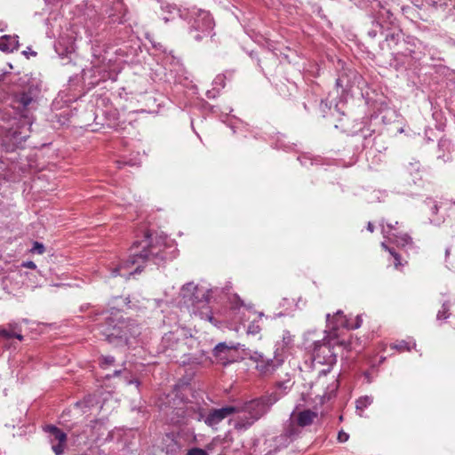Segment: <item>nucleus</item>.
<instances>
[{"mask_svg": "<svg viewBox=\"0 0 455 455\" xmlns=\"http://www.w3.org/2000/svg\"><path fill=\"white\" fill-rule=\"evenodd\" d=\"M249 358L256 363V368L262 374H270L274 372L283 363V360L278 358H269L258 351H251L245 354Z\"/></svg>", "mask_w": 455, "mask_h": 455, "instance_id": "1a4fd4ad", "label": "nucleus"}, {"mask_svg": "<svg viewBox=\"0 0 455 455\" xmlns=\"http://www.w3.org/2000/svg\"><path fill=\"white\" fill-rule=\"evenodd\" d=\"M219 95V90H217L215 87L212 88V90H208L206 92V97L208 99H214L216 98L217 96Z\"/></svg>", "mask_w": 455, "mask_h": 455, "instance_id": "f704fd0d", "label": "nucleus"}, {"mask_svg": "<svg viewBox=\"0 0 455 455\" xmlns=\"http://www.w3.org/2000/svg\"><path fill=\"white\" fill-rule=\"evenodd\" d=\"M213 84L220 85L221 88H224L225 87V76L218 75L213 81Z\"/></svg>", "mask_w": 455, "mask_h": 455, "instance_id": "7c9ffc66", "label": "nucleus"}, {"mask_svg": "<svg viewBox=\"0 0 455 455\" xmlns=\"http://www.w3.org/2000/svg\"><path fill=\"white\" fill-rule=\"evenodd\" d=\"M382 234L384 235L385 237H387V232L385 230L384 228H382Z\"/></svg>", "mask_w": 455, "mask_h": 455, "instance_id": "09e8293b", "label": "nucleus"}, {"mask_svg": "<svg viewBox=\"0 0 455 455\" xmlns=\"http://www.w3.org/2000/svg\"><path fill=\"white\" fill-rule=\"evenodd\" d=\"M359 132L361 134V136L363 138V139H367L369 136L371 135V132L369 129H365L364 127L363 128H361L359 130Z\"/></svg>", "mask_w": 455, "mask_h": 455, "instance_id": "c9c22d12", "label": "nucleus"}, {"mask_svg": "<svg viewBox=\"0 0 455 455\" xmlns=\"http://www.w3.org/2000/svg\"><path fill=\"white\" fill-rule=\"evenodd\" d=\"M367 230L372 233L374 231V226L371 222H368Z\"/></svg>", "mask_w": 455, "mask_h": 455, "instance_id": "37998d69", "label": "nucleus"}, {"mask_svg": "<svg viewBox=\"0 0 455 455\" xmlns=\"http://www.w3.org/2000/svg\"><path fill=\"white\" fill-rule=\"evenodd\" d=\"M387 228H389V230L395 228V225H393V224H387Z\"/></svg>", "mask_w": 455, "mask_h": 455, "instance_id": "de8ad7c7", "label": "nucleus"}, {"mask_svg": "<svg viewBox=\"0 0 455 455\" xmlns=\"http://www.w3.org/2000/svg\"><path fill=\"white\" fill-rule=\"evenodd\" d=\"M20 125H19L16 129H11L7 135L10 142H12L14 146H18L24 142L28 137L30 133V128L32 124L27 125L24 122V119H19Z\"/></svg>", "mask_w": 455, "mask_h": 455, "instance_id": "4468645a", "label": "nucleus"}, {"mask_svg": "<svg viewBox=\"0 0 455 455\" xmlns=\"http://www.w3.org/2000/svg\"><path fill=\"white\" fill-rule=\"evenodd\" d=\"M373 402V397L371 395H363L359 397L355 402L356 411H359V415L363 416V411L370 406Z\"/></svg>", "mask_w": 455, "mask_h": 455, "instance_id": "412c9836", "label": "nucleus"}, {"mask_svg": "<svg viewBox=\"0 0 455 455\" xmlns=\"http://www.w3.org/2000/svg\"><path fill=\"white\" fill-rule=\"evenodd\" d=\"M298 160H299V162H301V164H306L304 162H302V159H300V157H298Z\"/></svg>", "mask_w": 455, "mask_h": 455, "instance_id": "6e6d98bb", "label": "nucleus"}, {"mask_svg": "<svg viewBox=\"0 0 455 455\" xmlns=\"http://www.w3.org/2000/svg\"><path fill=\"white\" fill-rule=\"evenodd\" d=\"M292 383L290 379L285 381H279L275 384V389L267 397H276L277 401L281 399L291 388Z\"/></svg>", "mask_w": 455, "mask_h": 455, "instance_id": "6ab92c4d", "label": "nucleus"}, {"mask_svg": "<svg viewBox=\"0 0 455 455\" xmlns=\"http://www.w3.org/2000/svg\"><path fill=\"white\" fill-rule=\"evenodd\" d=\"M250 56H251V58H253V52H252L250 53Z\"/></svg>", "mask_w": 455, "mask_h": 455, "instance_id": "052dcab7", "label": "nucleus"}, {"mask_svg": "<svg viewBox=\"0 0 455 455\" xmlns=\"http://www.w3.org/2000/svg\"><path fill=\"white\" fill-rule=\"evenodd\" d=\"M97 331L109 344L122 347L130 344V339L140 334V330L136 323L124 318L118 310L100 314L96 319Z\"/></svg>", "mask_w": 455, "mask_h": 455, "instance_id": "f03ea898", "label": "nucleus"}, {"mask_svg": "<svg viewBox=\"0 0 455 455\" xmlns=\"http://www.w3.org/2000/svg\"><path fill=\"white\" fill-rule=\"evenodd\" d=\"M183 413H184V411H181V409H179L177 411V414L181 417H183Z\"/></svg>", "mask_w": 455, "mask_h": 455, "instance_id": "49530a36", "label": "nucleus"}, {"mask_svg": "<svg viewBox=\"0 0 455 455\" xmlns=\"http://www.w3.org/2000/svg\"><path fill=\"white\" fill-rule=\"evenodd\" d=\"M128 384H135L138 387L140 386V381L138 379H132L128 381Z\"/></svg>", "mask_w": 455, "mask_h": 455, "instance_id": "c03bdc74", "label": "nucleus"}, {"mask_svg": "<svg viewBox=\"0 0 455 455\" xmlns=\"http://www.w3.org/2000/svg\"><path fill=\"white\" fill-rule=\"evenodd\" d=\"M261 331V328L260 326L257 323V322L255 320H253L248 326L247 328V333L248 334H252V335H256L258 333H259V331Z\"/></svg>", "mask_w": 455, "mask_h": 455, "instance_id": "bb28decb", "label": "nucleus"}, {"mask_svg": "<svg viewBox=\"0 0 455 455\" xmlns=\"http://www.w3.org/2000/svg\"><path fill=\"white\" fill-rule=\"evenodd\" d=\"M445 254H446V256H448V255L450 254V249H449V248H448V249H446V251H445Z\"/></svg>", "mask_w": 455, "mask_h": 455, "instance_id": "3c124183", "label": "nucleus"}, {"mask_svg": "<svg viewBox=\"0 0 455 455\" xmlns=\"http://www.w3.org/2000/svg\"><path fill=\"white\" fill-rule=\"evenodd\" d=\"M27 58H28V55L36 56V52L32 51L31 48H28L26 51H23L22 52Z\"/></svg>", "mask_w": 455, "mask_h": 455, "instance_id": "ea45409f", "label": "nucleus"}, {"mask_svg": "<svg viewBox=\"0 0 455 455\" xmlns=\"http://www.w3.org/2000/svg\"><path fill=\"white\" fill-rule=\"evenodd\" d=\"M31 251L37 254H43L44 252L45 249H44V246L43 243L35 242L34 246Z\"/></svg>", "mask_w": 455, "mask_h": 455, "instance_id": "c756f323", "label": "nucleus"}, {"mask_svg": "<svg viewBox=\"0 0 455 455\" xmlns=\"http://www.w3.org/2000/svg\"><path fill=\"white\" fill-rule=\"evenodd\" d=\"M4 76V75H0V80H2V79H3Z\"/></svg>", "mask_w": 455, "mask_h": 455, "instance_id": "680f3d73", "label": "nucleus"}, {"mask_svg": "<svg viewBox=\"0 0 455 455\" xmlns=\"http://www.w3.org/2000/svg\"><path fill=\"white\" fill-rule=\"evenodd\" d=\"M313 332H307L305 339V348L311 353L313 361L319 364L333 366L337 362V353L334 351L335 346L339 344L331 334H327L323 339L311 340L310 336Z\"/></svg>", "mask_w": 455, "mask_h": 455, "instance_id": "39448f33", "label": "nucleus"}, {"mask_svg": "<svg viewBox=\"0 0 455 455\" xmlns=\"http://www.w3.org/2000/svg\"><path fill=\"white\" fill-rule=\"evenodd\" d=\"M82 404H83V403H82V402H77V403H76V406H81Z\"/></svg>", "mask_w": 455, "mask_h": 455, "instance_id": "603ef678", "label": "nucleus"}, {"mask_svg": "<svg viewBox=\"0 0 455 455\" xmlns=\"http://www.w3.org/2000/svg\"><path fill=\"white\" fill-rule=\"evenodd\" d=\"M99 363L102 369H108L115 363V357L112 355H101Z\"/></svg>", "mask_w": 455, "mask_h": 455, "instance_id": "b1692460", "label": "nucleus"}, {"mask_svg": "<svg viewBox=\"0 0 455 455\" xmlns=\"http://www.w3.org/2000/svg\"><path fill=\"white\" fill-rule=\"evenodd\" d=\"M340 320H341V317H340V315H337V312L332 316H331L330 314H327V315H326L327 327L330 329L329 334L333 335L334 338H338L337 331L340 327L333 328V326L337 323H340Z\"/></svg>", "mask_w": 455, "mask_h": 455, "instance_id": "aec40b11", "label": "nucleus"}, {"mask_svg": "<svg viewBox=\"0 0 455 455\" xmlns=\"http://www.w3.org/2000/svg\"><path fill=\"white\" fill-rule=\"evenodd\" d=\"M40 89L37 85L28 84L14 92L11 97V106L19 119H24L27 125L32 124L34 111L37 108Z\"/></svg>", "mask_w": 455, "mask_h": 455, "instance_id": "20e7f679", "label": "nucleus"}, {"mask_svg": "<svg viewBox=\"0 0 455 455\" xmlns=\"http://www.w3.org/2000/svg\"><path fill=\"white\" fill-rule=\"evenodd\" d=\"M348 438H349L348 434H347L343 430L339 432V434H338V441L339 443H345V442H347L348 440Z\"/></svg>", "mask_w": 455, "mask_h": 455, "instance_id": "72a5a7b5", "label": "nucleus"}, {"mask_svg": "<svg viewBox=\"0 0 455 455\" xmlns=\"http://www.w3.org/2000/svg\"><path fill=\"white\" fill-rule=\"evenodd\" d=\"M391 347L398 351H410L411 349L410 344L405 340H399L393 344Z\"/></svg>", "mask_w": 455, "mask_h": 455, "instance_id": "393cba45", "label": "nucleus"}, {"mask_svg": "<svg viewBox=\"0 0 455 455\" xmlns=\"http://www.w3.org/2000/svg\"><path fill=\"white\" fill-rule=\"evenodd\" d=\"M240 346V343L230 342L228 344L226 342H220L213 348L212 355L217 360L225 363V361L228 359L229 353L232 350H237Z\"/></svg>", "mask_w": 455, "mask_h": 455, "instance_id": "2eb2a0df", "label": "nucleus"}, {"mask_svg": "<svg viewBox=\"0 0 455 455\" xmlns=\"http://www.w3.org/2000/svg\"><path fill=\"white\" fill-rule=\"evenodd\" d=\"M407 168L410 173L412 174L414 172H418L419 171L420 164L419 162L410 163Z\"/></svg>", "mask_w": 455, "mask_h": 455, "instance_id": "2f4dec72", "label": "nucleus"}, {"mask_svg": "<svg viewBox=\"0 0 455 455\" xmlns=\"http://www.w3.org/2000/svg\"><path fill=\"white\" fill-rule=\"evenodd\" d=\"M378 34H384V27L380 22L373 20L371 28L367 31V36L371 39H375Z\"/></svg>", "mask_w": 455, "mask_h": 455, "instance_id": "4be33fe9", "label": "nucleus"}, {"mask_svg": "<svg viewBox=\"0 0 455 455\" xmlns=\"http://www.w3.org/2000/svg\"><path fill=\"white\" fill-rule=\"evenodd\" d=\"M0 336L3 338L8 339H12V338H16L19 340L23 339V336L21 335V333L13 332L10 329H6V328H3V327H0Z\"/></svg>", "mask_w": 455, "mask_h": 455, "instance_id": "5701e85b", "label": "nucleus"}, {"mask_svg": "<svg viewBox=\"0 0 455 455\" xmlns=\"http://www.w3.org/2000/svg\"><path fill=\"white\" fill-rule=\"evenodd\" d=\"M336 85L338 87H344V86H347V84H345V78L343 76H339V78H337L336 80Z\"/></svg>", "mask_w": 455, "mask_h": 455, "instance_id": "4c0bfd02", "label": "nucleus"}, {"mask_svg": "<svg viewBox=\"0 0 455 455\" xmlns=\"http://www.w3.org/2000/svg\"><path fill=\"white\" fill-rule=\"evenodd\" d=\"M277 398L261 396L234 405L235 413L243 414L235 419L234 427L239 431L249 429L255 422L264 417Z\"/></svg>", "mask_w": 455, "mask_h": 455, "instance_id": "7ed1b4c3", "label": "nucleus"}, {"mask_svg": "<svg viewBox=\"0 0 455 455\" xmlns=\"http://www.w3.org/2000/svg\"><path fill=\"white\" fill-rule=\"evenodd\" d=\"M449 310H450V305L448 302H444L442 306V309H440L437 313V319H447L449 317Z\"/></svg>", "mask_w": 455, "mask_h": 455, "instance_id": "a878e982", "label": "nucleus"}, {"mask_svg": "<svg viewBox=\"0 0 455 455\" xmlns=\"http://www.w3.org/2000/svg\"><path fill=\"white\" fill-rule=\"evenodd\" d=\"M298 160H299V162H301V164H306L304 162H302V159H300V157H298Z\"/></svg>", "mask_w": 455, "mask_h": 455, "instance_id": "5fc2aeb1", "label": "nucleus"}, {"mask_svg": "<svg viewBox=\"0 0 455 455\" xmlns=\"http://www.w3.org/2000/svg\"><path fill=\"white\" fill-rule=\"evenodd\" d=\"M262 316H263V313H259V317H262Z\"/></svg>", "mask_w": 455, "mask_h": 455, "instance_id": "bf43d9fd", "label": "nucleus"}, {"mask_svg": "<svg viewBox=\"0 0 455 455\" xmlns=\"http://www.w3.org/2000/svg\"><path fill=\"white\" fill-rule=\"evenodd\" d=\"M123 372V371L120 369V370H115L114 372H113V375H107V378H111V377H116V376H119L121 373Z\"/></svg>", "mask_w": 455, "mask_h": 455, "instance_id": "a19ab883", "label": "nucleus"}, {"mask_svg": "<svg viewBox=\"0 0 455 455\" xmlns=\"http://www.w3.org/2000/svg\"><path fill=\"white\" fill-rule=\"evenodd\" d=\"M150 237L151 235L146 232L143 241L133 243L128 259L120 267L113 268V276H130L139 274L142 271L144 264L152 262L155 265L161 266L169 259L164 243L163 242L153 243Z\"/></svg>", "mask_w": 455, "mask_h": 455, "instance_id": "f257e3e1", "label": "nucleus"}, {"mask_svg": "<svg viewBox=\"0 0 455 455\" xmlns=\"http://www.w3.org/2000/svg\"><path fill=\"white\" fill-rule=\"evenodd\" d=\"M218 291V288L205 289L203 286L195 285L188 283L183 285L180 294L184 303L188 306L200 307L201 305L209 303L212 294Z\"/></svg>", "mask_w": 455, "mask_h": 455, "instance_id": "6e6552de", "label": "nucleus"}, {"mask_svg": "<svg viewBox=\"0 0 455 455\" xmlns=\"http://www.w3.org/2000/svg\"><path fill=\"white\" fill-rule=\"evenodd\" d=\"M161 8L163 12L170 14V16H164L163 20L165 22L174 19L175 16H178L183 20H187L188 19V14L190 13V9H181L174 4L164 3L162 4Z\"/></svg>", "mask_w": 455, "mask_h": 455, "instance_id": "dca6fc26", "label": "nucleus"}, {"mask_svg": "<svg viewBox=\"0 0 455 455\" xmlns=\"http://www.w3.org/2000/svg\"><path fill=\"white\" fill-rule=\"evenodd\" d=\"M315 418H317L316 412L310 409H306L297 413L293 411L285 422H291L297 428L299 436H300L302 428L310 426Z\"/></svg>", "mask_w": 455, "mask_h": 455, "instance_id": "9b49d317", "label": "nucleus"}, {"mask_svg": "<svg viewBox=\"0 0 455 455\" xmlns=\"http://www.w3.org/2000/svg\"><path fill=\"white\" fill-rule=\"evenodd\" d=\"M337 315H340V317H341L340 323H335L333 328L342 327V328H346L348 330L349 329L355 330V329L360 328L362 325L363 320H362L361 315H357L355 323H352L349 322V320L347 318V316L343 314V311L338 310Z\"/></svg>", "mask_w": 455, "mask_h": 455, "instance_id": "a211bd4d", "label": "nucleus"}, {"mask_svg": "<svg viewBox=\"0 0 455 455\" xmlns=\"http://www.w3.org/2000/svg\"><path fill=\"white\" fill-rule=\"evenodd\" d=\"M21 266L24 267L29 268V269L36 268V265L35 264V262H33L31 260L23 262Z\"/></svg>", "mask_w": 455, "mask_h": 455, "instance_id": "e433bc0d", "label": "nucleus"}, {"mask_svg": "<svg viewBox=\"0 0 455 455\" xmlns=\"http://www.w3.org/2000/svg\"><path fill=\"white\" fill-rule=\"evenodd\" d=\"M298 160H299V162H301V164H306L304 162H302V159H300V157H298Z\"/></svg>", "mask_w": 455, "mask_h": 455, "instance_id": "864d4df0", "label": "nucleus"}, {"mask_svg": "<svg viewBox=\"0 0 455 455\" xmlns=\"http://www.w3.org/2000/svg\"><path fill=\"white\" fill-rule=\"evenodd\" d=\"M8 329H10L13 332L20 333V331H21L20 325L18 323H15V322L10 323L8 324Z\"/></svg>", "mask_w": 455, "mask_h": 455, "instance_id": "473e14b6", "label": "nucleus"}, {"mask_svg": "<svg viewBox=\"0 0 455 455\" xmlns=\"http://www.w3.org/2000/svg\"><path fill=\"white\" fill-rule=\"evenodd\" d=\"M432 212L433 213H436L438 212V206L436 204H435L433 206H432V209H431Z\"/></svg>", "mask_w": 455, "mask_h": 455, "instance_id": "a18cd8bd", "label": "nucleus"}, {"mask_svg": "<svg viewBox=\"0 0 455 455\" xmlns=\"http://www.w3.org/2000/svg\"><path fill=\"white\" fill-rule=\"evenodd\" d=\"M401 240H402L403 244H406V243H409L411 241V236L409 235L403 234L401 236Z\"/></svg>", "mask_w": 455, "mask_h": 455, "instance_id": "58836bf2", "label": "nucleus"}, {"mask_svg": "<svg viewBox=\"0 0 455 455\" xmlns=\"http://www.w3.org/2000/svg\"><path fill=\"white\" fill-rule=\"evenodd\" d=\"M237 300L239 301L241 306L243 304V301L239 298H237Z\"/></svg>", "mask_w": 455, "mask_h": 455, "instance_id": "4d7b16f0", "label": "nucleus"}, {"mask_svg": "<svg viewBox=\"0 0 455 455\" xmlns=\"http://www.w3.org/2000/svg\"><path fill=\"white\" fill-rule=\"evenodd\" d=\"M19 47V41L17 36L4 35L0 37V51L11 52L17 50Z\"/></svg>", "mask_w": 455, "mask_h": 455, "instance_id": "f3484780", "label": "nucleus"}, {"mask_svg": "<svg viewBox=\"0 0 455 455\" xmlns=\"http://www.w3.org/2000/svg\"><path fill=\"white\" fill-rule=\"evenodd\" d=\"M297 428L291 422H284L283 431L279 435L267 439L264 442L266 446L263 451L265 455H274L277 451L287 448L291 443L299 438Z\"/></svg>", "mask_w": 455, "mask_h": 455, "instance_id": "0eeeda50", "label": "nucleus"}, {"mask_svg": "<svg viewBox=\"0 0 455 455\" xmlns=\"http://www.w3.org/2000/svg\"><path fill=\"white\" fill-rule=\"evenodd\" d=\"M203 417H204V416H203V413H202V412H199V414H198V418H197V419H198V420H201V419H203Z\"/></svg>", "mask_w": 455, "mask_h": 455, "instance_id": "8fccbe9b", "label": "nucleus"}, {"mask_svg": "<svg viewBox=\"0 0 455 455\" xmlns=\"http://www.w3.org/2000/svg\"><path fill=\"white\" fill-rule=\"evenodd\" d=\"M188 20L191 24L189 34L196 41L200 42L204 37L212 34L214 23L208 12L192 8Z\"/></svg>", "mask_w": 455, "mask_h": 455, "instance_id": "423d86ee", "label": "nucleus"}, {"mask_svg": "<svg viewBox=\"0 0 455 455\" xmlns=\"http://www.w3.org/2000/svg\"><path fill=\"white\" fill-rule=\"evenodd\" d=\"M44 430L48 433L52 449L55 455H62L67 443V435L54 425H46Z\"/></svg>", "mask_w": 455, "mask_h": 455, "instance_id": "9d476101", "label": "nucleus"}, {"mask_svg": "<svg viewBox=\"0 0 455 455\" xmlns=\"http://www.w3.org/2000/svg\"><path fill=\"white\" fill-rule=\"evenodd\" d=\"M381 246L389 251V253L395 258V266L400 264V255L394 250L389 248L385 243H381Z\"/></svg>", "mask_w": 455, "mask_h": 455, "instance_id": "cd10ccee", "label": "nucleus"}, {"mask_svg": "<svg viewBox=\"0 0 455 455\" xmlns=\"http://www.w3.org/2000/svg\"><path fill=\"white\" fill-rule=\"evenodd\" d=\"M403 42V36L399 29L388 30L385 36V41L380 43L379 46L383 50L385 45L393 51L394 54L407 55V53L400 49L398 45Z\"/></svg>", "mask_w": 455, "mask_h": 455, "instance_id": "f8f14e48", "label": "nucleus"}, {"mask_svg": "<svg viewBox=\"0 0 455 455\" xmlns=\"http://www.w3.org/2000/svg\"><path fill=\"white\" fill-rule=\"evenodd\" d=\"M209 321L212 322L213 321V317L212 316H209Z\"/></svg>", "mask_w": 455, "mask_h": 455, "instance_id": "13d9d810", "label": "nucleus"}, {"mask_svg": "<svg viewBox=\"0 0 455 455\" xmlns=\"http://www.w3.org/2000/svg\"><path fill=\"white\" fill-rule=\"evenodd\" d=\"M235 411L236 409L234 405H228L220 409H212L204 418V423L209 427H214L227 417L235 413Z\"/></svg>", "mask_w": 455, "mask_h": 455, "instance_id": "ddd939ff", "label": "nucleus"}, {"mask_svg": "<svg viewBox=\"0 0 455 455\" xmlns=\"http://www.w3.org/2000/svg\"><path fill=\"white\" fill-rule=\"evenodd\" d=\"M187 455H208V453L206 452V451H204L202 448L195 447V448L189 449L188 451Z\"/></svg>", "mask_w": 455, "mask_h": 455, "instance_id": "c85d7f7f", "label": "nucleus"}, {"mask_svg": "<svg viewBox=\"0 0 455 455\" xmlns=\"http://www.w3.org/2000/svg\"><path fill=\"white\" fill-rule=\"evenodd\" d=\"M364 378L366 379L368 383H371L372 381V378L371 377V374L369 372H364Z\"/></svg>", "mask_w": 455, "mask_h": 455, "instance_id": "79ce46f5", "label": "nucleus"}]
</instances>
